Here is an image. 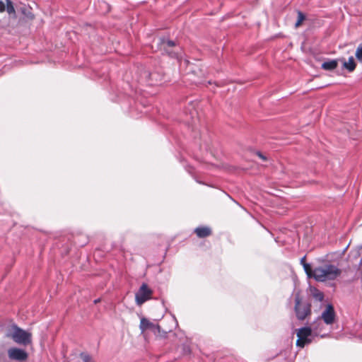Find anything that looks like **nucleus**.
<instances>
[{"instance_id":"f3484780","label":"nucleus","mask_w":362,"mask_h":362,"mask_svg":"<svg viewBox=\"0 0 362 362\" xmlns=\"http://www.w3.org/2000/svg\"><path fill=\"white\" fill-rule=\"evenodd\" d=\"M6 9L9 14L15 13L14 6L13 5V3L10 0H6Z\"/></svg>"},{"instance_id":"aec40b11","label":"nucleus","mask_w":362,"mask_h":362,"mask_svg":"<svg viewBox=\"0 0 362 362\" xmlns=\"http://www.w3.org/2000/svg\"><path fill=\"white\" fill-rule=\"evenodd\" d=\"M81 358L83 362H93V358L86 353H81Z\"/></svg>"},{"instance_id":"1a4fd4ad","label":"nucleus","mask_w":362,"mask_h":362,"mask_svg":"<svg viewBox=\"0 0 362 362\" xmlns=\"http://www.w3.org/2000/svg\"><path fill=\"white\" fill-rule=\"evenodd\" d=\"M8 356L10 359L23 361L28 358V354L23 349L19 348H11L8 350Z\"/></svg>"},{"instance_id":"ddd939ff","label":"nucleus","mask_w":362,"mask_h":362,"mask_svg":"<svg viewBox=\"0 0 362 362\" xmlns=\"http://www.w3.org/2000/svg\"><path fill=\"white\" fill-rule=\"evenodd\" d=\"M338 66V60L332 59L325 62L322 64V69L324 70L332 71L335 69Z\"/></svg>"},{"instance_id":"0eeeda50","label":"nucleus","mask_w":362,"mask_h":362,"mask_svg":"<svg viewBox=\"0 0 362 362\" xmlns=\"http://www.w3.org/2000/svg\"><path fill=\"white\" fill-rule=\"evenodd\" d=\"M321 319H317L311 324V328L314 332L315 336H320L325 337L327 335L329 329Z\"/></svg>"},{"instance_id":"2eb2a0df","label":"nucleus","mask_w":362,"mask_h":362,"mask_svg":"<svg viewBox=\"0 0 362 362\" xmlns=\"http://www.w3.org/2000/svg\"><path fill=\"white\" fill-rule=\"evenodd\" d=\"M311 293L313 298L318 301H322L324 299L323 293L317 290V288H312Z\"/></svg>"},{"instance_id":"423d86ee","label":"nucleus","mask_w":362,"mask_h":362,"mask_svg":"<svg viewBox=\"0 0 362 362\" xmlns=\"http://www.w3.org/2000/svg\"><path fill=\"white\" fill-rule=\"evenodd\" d=\"M151 294L152 291L146 284H143L135 296L136 304L139 305H142L151 298Z\"/></svg>"},{"instance_id":"9b49d317","label":"nucleus","mask_w":362,"mask_h":362,"mask_svg":"<svg viewBox=\"0 0 362 362\" xmlns=\"http://www.w3.org/2000/svg\"><path fill=\"white\" fill-rule=\"evenodd\" d=\"M175 42H173L172 40H163L162 42V46L165 49V51L168 55H170L171 57L178 58V55L176 52L170 50V49L175 47Z\"/></svg>"},{"instance_id":"f8f14e48","label":"nucleus","mask_w":362,"mask_h":362,"mask_svg":"<svg viewBox=\"0 0 362 362\" xmlns=\"http://www.w3.org/2000/svg\"><path fill=\"white\" fill-rule=\"evenodd\" d=\"M194 232L199 238H205L211 233L210 228L206 226L198 227L194 230Z\"/></svg>"},{"instance_id":"a211bd4d","label":"nucleus","mask_w":362,"mask_h":362,"mask_svg":"<svg viewBox=\"0 0 362 362\" xmlns=\"http://www.w3.org/2000/svg\"><path fill=\"white\" fill-rule=\"evenodd\" d=\"M305 15L301 11H298V20L295 23L296 28L299 27L301 25L302 22L305 20Z\"/></svg>"},{"instance_id":"f03ea898","label":"nucleus","mask_w":362,"mask_h":362,"mask_svg":"<svg viewBox=\"0 0 362 362\" xmlns=\"http://www.w3.org/2000/svg\"><path fill=\"white\" fill-rule=\"evenodd\" d=\"M6 336L11 338L16 344L27 346L32 343L31 332L24 330L16 325H12Z\"/></svg>"},{"instance_id":"7ed1b4c3","label":"nucleus","mask_w":362,"mask_h":362,"mask_svg":"<svg viewBox=\"0 0 362 362\" xmlns=\"http://www.w3.org/2000/svg\"><path fill=\"white\" fill-rule=\"evenodd\" d=\"M295 313L300 320H303L311 313L310 304L303 300L300 292L295 293Z\"/></svg>"},{"instance_id":"f257e3e1","label":"nucleus","mask_w":362,"mask_h":362,"mask_svg":"<svg viewBox=\"0 0 362 362\" xmlns=\"http://www.w3.org/2000/svg\"><path fill=\"white\" fill-rule=\"evenodd\" d=\"M341 274V270L333 264H326L314 269V279L320 282L334 280Z\"/></svg>"},{"instance_id":"20e7f679","label":"nucleus","mask_w":362,"mask_h":362,"mask_svg":"<svg viewBox=\"0 0 362 362\" xmlns=\"http://www.w3.org/2000/svg\"><path fill=\"white\" fill-rule=\"evenodd\" d=\"M296 332L298 337L296 346L300 348H303L305 345L310 344L314 337H315L311 327H301L296 329Z\"/></svg>"},{"instance_id":"5701e85b","label":"nucleus","mask_w":362,"mask_h":362,"mask_svg":"<svg viewBox=\"0 0 362 362\" xmlns=\"http://www.w3.org/2000/svg\"><path fill=\"white\" fill-rule=\"evenodd\" d=\"M300 264L303 267V264H306L305 262V256L303 257L301 259H300Z\"/></svg>"},{"instance_id":"b1692460","label":"nucleus","mask_w":362,"mask_h":362,"mask_svg":"<svg viewBox=\"0 0 362 362\" xmlns=\"http://www.w3.org/2000/svg\"><path fill=\"white\" fill-rule=\"evenodd\" d=\"M172 320L174 322V323H175V325H177V322H176V320H175V317H173V318L172 319Z\"/></svg>"},{"instance_id":"6ab92c4d","label":"nucleus","mask_w":362,"mask_h":362,"mask_svg":"<svg viewBox=\"0 0 362 362\" xmlns=\"http://www.w3.org/2000/svg\"><path fill=\"white\" fill-rule=\"evenodd\" d=\"M356 57L362 63V43L360 44L356 49Z\"/></svg>"},{"instance_id":"412c9836","label":"nucleus","mask_w":362,"mask_h":362,"mask_svg":"<svg viewBox=\"0 0 362 362\" xmlns=\"http://www.w3.org/2000/svg\"><path fill=\"white\" fill-rule=\"evenodd\" d=\"M6 10V6L2 1H0V12H4Z\"/></svg>"},{"instance_id":"9d476101","label":"nucleus","mask_w":362,"mask_h":362,"mask_svg":"<svg viewBox=\"0 0 362 362\" xmlns=\"http://www.w3.org/2000/svg\"><path fill=\"white\" fill-rule=\"evenodd\" d=\"M347 248H348V246L346 247H345L344 250L341 252L337 251V252H334L328 254L327 255V259L329 262L337 263V266L339 267V261L341 259H342V258L344 257Z\"/></svg>"},{"instance_id":"4468645a","label":"nucleus","mask_w":362,"mask_h":362,"mask_svg":"<svg viewBox=\"0 0 362 362\" xmlns=\"http://www.w3.org/2000/svg\"><path fill=\"white\" fill-rule=\"evenodd\" d=\"M344 67L349 71H353L356 68V63L353 57H350L347 62L344 61L343 64Z\"/></svg>"},{"instance_id":"6e6552de","label":"nucleus","mask_w":362,"mask_h":362,"mask_svg":"<svg viewBox=\"0 0 362 362\" xmlns=\"http://www.w3.org/2000/svg\"><path fill=\"white\" fill-rule=\"evenodd\" d=\"M321 319L326 325H331L335 320V312L332 305H328L325 310L322 313Z\"/></svg>"},{"instance_id":"4be33fe9","label":"nucleus","mask_w":362,"mask_h":362,"mask_svg":"<svg viewBox=\"0 0 362 362\" xmlns=\"http://www.w3.org/2000/svg\"><path fill=\"white\" fill-rule=\"evenodd\" d=\"M257 156H258L261 159H262L263 160H267L266 157H265L262 153H261L260 152H258V153H257Z\"/></svg>"},{"instance_id":"39448f33","label":"nucleus","mask_w":362,"mask_h":362,"mask_svg":"<svg viewBox=\"0 0 362 362\" xmlns=\"http://www.w3.org/2000/svg\"><path fill=\"white\" fill-rule=\"evenodd\" d=\"M139 327L142 332H145L146 330H151L155 335L160 337H165L168 332V331H164L163 334H161L160 326L158 324H155L144 317L141 319ZM168 332H170V329L168 330Z\"/></svg>"},{"instance_id":"dca6fc26","label":"nucleus","mask_w":362,"mask_h":362,"mask_svg":"<svg viewBox=\"0 0 362 362\" xmlns=\"http://www.w3.org/2000/svg\"><path fill=\"white\" fill-rule=\"evenodd\" d=\"M303 269L308 278L314 279V269H312L310 264H303Z\"/></svg>"}]
</instances>
